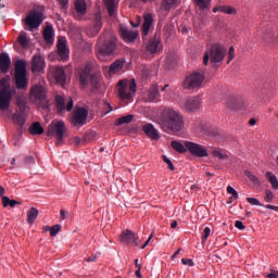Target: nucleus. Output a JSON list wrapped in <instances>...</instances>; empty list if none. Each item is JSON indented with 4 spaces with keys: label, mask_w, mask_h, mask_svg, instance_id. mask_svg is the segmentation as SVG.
Returning a JSON list of instances; mask_svg holds the SVG:
<instances>
[{
    "label": "nucleus",
    "mask_w": 278,
    "mask_h": 278,
    "mask_svg": "<svg viewBox=\"0 0 278 278\" xmlns=\"http://www.w3.org/2000/svg\"><path fill=\"white\" fill-rule=\"evenodd\" d=\"M117 96L124 103H131L134 101V94H136L137 86L136 79H123L119 80L117 86Z\"/></svg>",
    "instance_id": "obj_4"
},
{
    "label": "nucleus",
    "mask_w": 278,
    "mask_h": 278,
    "mask_svg": "<svg viewBox=\"0 0 278 278\" xmlns=\"http://www.w3.org/2000/svg\"><path fill=\"white\" fill-rule=\"evenodd\" d=\"M43 40L47 41L48 45H52L53 42V26L48 25L43 29Z\"/></svg>",
    "instance_id": "obj_32"
},
{
    "label": "nucleus",
    "mask_w": 278,
    "mask_h": 278,
    "mask_svg": "<svg viewBox=\"0 0 278 278\" xmlns=\"http://www.w3.org/2000/svg\"><path fill=\"white\" fill-rule=\"evenodd\" d=\"M170 146L174 151H177V153H186L188 151V148H186V142L181 143L180 141L173 140Z\"/></svg>",
    "instance_id": "obj_34"
},
{
    "label": "nucleus",
    "mask_w": 278,
    "mask_h": 278,
    "mask_svg": "<svg viewBox=\"0 0 278 278\" xmlns=\"http://www.w3.org/2000/svg\"><path fill=\"white\" fill-rule=\"evenodd\" d=\"M3 194H5V188L0 186V197H1V199H3V197H4Z\"/></svg>",
    "instance_id": "obj_60"
},
{
    "label": "nucleus",
    "mask_w": 278,
    "mask_h": 278,
    "mask_svg": "<svg viewBox=\"0 0 278 278\" xmlns=\"http://www.w3.org/2000/svg\"><path fill=\"white\" fill-rule=\"evenodd\" d=\"M146 51L152 55L162 51V39L160 37V33H155L154 36L149 39L146 45Z\"/></svg>",
    "instance_id": "obj_14"
},
{
    "label": "nucleus",
    "mask_w": 278,
    "mask_h": 278,
    "mask_svg": "<svg viewBox=\"0 0 278 278\" xmlns=\"http://www.w3.org/2000/svg\"><path fill=\"white\" fill-rule=\"evenodd\" d=\"M103 27V22L101 21V14L100 13H96L94 15V21H93V25L89 26L87 28V34L91 37H94L99 34V31H101V28Z\"/></svg>",
    "instance_id": "obj_22"
},
{
    "label": "nucleus",
    "mask_w": 278,
    "mask_h": 278,
    "mask_svg": "<svg viewBox=\"0 0 278 278\" xmlns=\"http://www.w3.org/2000/svg\"><path fill=\"white\" fill-rule=\"evenodd\" d=\"M148 101L150 103H157L160 101V89L156 85H153L148 91Z\"/></svg>",
    "instance_id": "obj_28"
},
{
    "label": "nucleus",
    "mask_w": 278,
    "mask_h": 278,
    "mask_svg": "<svg viewBox=\"0 0 278 278\" xmlns=\"http://www.w3.org/2000/svg\"><path fill=\"white\" fill-rule=\"evenodd\" d=\"M59 3L63 10L68 8V0H59Z\"/></svg>",
    "instance_id": "obj_57"
},
{
    "label": "nucleus",
    "mask_w": 278,
    "mask_h": 278,
    "mask_svg": "<svg viewBox=\"0 0 278 278\" xmlns=\"http://www.w3.org/2000/svg\"><path fill=\"white\" fill-rule=\"evenodd\" d=\"M25 164H35L36 163V154H30L24 159Z\"/></svg>",
    "instance_id": "obj_51"
},
{
    "label": "nucleus",
    "mask_w": 278,
    "mask_h": 278,
    "mask_svg": "<svg viewBox=\"0 0 278 278\" xmlns=\"http://www.w3.org/2000/svg\"><path fill=\"white\" fill-rule=\"evenodd\" d=\"M140 268L141 267H139L138 270H136V273H135L136 277H138V278H142V274L140 273Z\"/></svg>",
    "instance_id": "obj_62"
},
{
    "label": "nucleus",
    "mask_w": 278,
    "mask_h": 278,
    "mask_svg": "<svg viewBox=\"0 0 278 278\" xmlns=\"http://www.w3.org/2000/svg\"><path fill=\"white\" fill-rule=\"evenodd\" d=\"M25 23L30 29H38L42 24V14L38 12H30L25 18Z\"/></svg>",
    "instance_id": "obj_18"
},
{
    "label": "nucleus",
    "mask_w": 278,
    "mask_h": 278,
    "mask_svg": "<svg viewBox=\"0 0 278 278\" xmlns=\"http://www.w3.org/2000/svg\"><path fill=\"white\" fill-rule=\"evenodd\" d=\"M151 25H153V15L151 13H146L143 15V24H142V31L141 36L144 38L149 36V29H151Z\"/></svg>",
    "instance_id": "obj_25"
},
{
    "label": "nucleus",
    "mask_w": 278,
    "mask_h": 278,
    "mask_svg": "<svg viewBox=\"0 0 278 278\" xmlns=\"http://www.w3.org/2000/svg\"><path fill=\"white\" fill-rule=\"evenodd\" d=\"M210 233H212V229H210V227H205L202 232V242H207V238H210Z\"/></svg>",
    "instance_id": "obj_47"
},
{
    "label": "nucleus",
    "mask_w": 278,
    "mask_h": 278,
    "mask_svg": "<svg viewBox=\"0 0 278 278\" xmlns=\"http://www.w3.org/2000/svg\"><path fill=\"white\" fill-rule=\"evenodd\" d=\"M163 162L167 164L169 170H175V165H173V161L170 159L166 157V155H163Z\"/></svg>",
    "instance_id": "obj_53"
},
{
    "label": "nucleus",
    "mask_w": 278,
    "mask_h": 278,
    "mask_svg": "<svg viewBox=\"0 0 278 278\" xmlns=\"http://www.w3.org/2000/svg\"><path fill=\"white\" fill-rule=\"evenodd\" d=\"M97 256H90L88 258H86V262H96Z\"/></svg>",
    "instance_id": "obj_64"
},
{
    "label": "nucleus",
    "mask_w": 278,
    "mask_h": 278,
    "mask_svg": "<svg viewBox=\"0 0 278 278\" xmlns=\"http://www.w3.org/2000/svg\"><path fill=\"white\" fill-rule=\"evenodd\" d=\"M180 108L185 112H194L201 108V99L199 98H186L180 101Z\"/></svg>",
    "instance_id": "obj_17"
},
{
    "label": "nucleus",
    "mask_w": 278,
    "mask_h": 278,
    "mask_svg": "<svg viewBox=\"0 0 278 278\" xmlns=\"http://www.w3.org/2000/svg\"><path fill=\"white\" fill-rule=\"evenodd\" d=\"M267 278H278V271L271 269L269 274L266 275Z\"/></svg>",
    "instance_id": "obj_56"
},
{
    "label": "nucleus",
    "mask_w": 278,
    "mask_h": 278,
    "mask_svg": "<svg viewBox=\"0 0 278 278\" xmlns=\"http://www.w3.org/2000/svg\"><path fill=\"white\" fill-rule=\"evenodd\" d=\"M245 175L254 186H260V178H257L255 175L251 174V172H245Z\"/></svg>",
    "instance_id": "obj_44"
},
{
    "label": "nucleus",
    "mask_w": 278,
    "mask_h": 278,
    "mask_svg": "<svg viewBox=\"0 0 278 278\" xmlns=\"http://www.w3.org/2000/svg\"><path fill=\"white\" fill-rule=\"evenodd\" d=\"M118 38L114 34L105 30L98 39L96 49L100 55L110 56L116 53Z\"/></svg>",
    "instance_id": "obj_3"
},
{
    "label": "nucleus",
    "mask_w": 278,
    "mask_h": 278,
    "mask_svg": "<svg viewBox=\"0 0 278 278\" xmlns=\"http://www.w3.org/2000/svg\"><path fill=\"white\" fill-rule=\"evenodd\" d=\"M121 242H123V244H135V247H140L137 235L131 230H124L122 232Z\"/></svg>",
    "instance_id": "obj_20"
},
{
    "label": "nucleus",
    "mask_w": 278,
    "mask_h": 278,
    "mask_svg": "<svg viewBox=\"0 0 278 278\" xmlns=\"http://www.w3.org/2000/svg\"><path fill=\"white\" fill-rule=\"evenodd\" d=\"M177 4V0H164L163 1V8L164 10H170V8H173V5Z\"/></svg>",
    "instance_id": "obj_45"
},
{
    "label": "nucleus",
    "mask_w": 278,
    "mask_h": 278,
    "mask_svg": "<svg viewBox=\"0 0 278 278\" xmlns=\"http://www.w3.org/2000/svg\"><path fill=\"white\" fill-rule=\"evenodd\" d=\"M212 154L213 157H217L218 160H227L229 157L227 152L220 148H214Z\"/></svg>",
    "instance_id": "obj_36"
},
{
    "label": "nucleus",
    "mask_w": 278,
    "mask_h": 278,
    "mask_svg": "<svg viewBox=\"0 0 278 278\" xmlns=\"http://www.w3.org/2000/svg\"><path fill=\"white\" fill-rule=\"evenodd\" d=\"M181 264H184V266H194V262L190 258H181Z\"/></svg>",
    "instance_id": "obj_54"
},
{
    "label": "nucleus",
    "mask_w": 278,
    "mask_h": 278,
    "mask_svg": "<svg viewBox=\"0 0 278 278\" xmlns=\"http://www.w3.org/2000/svg\"><path fill=\"white\" fill-rule=\"evenodd\" d=\"M38 218V210L31 207L27 213V222L29 225H34L35 220Z\"/></svg>",
    "instance_id": "obj_38"
},
{
    "label": "nucleus",
    "mask_w": 278,
    "mask_h": 278,
    "mask_svg": "<svg viewBox=\"0 0 278 278\" xmlns=\"http://www.w3.org/2000/svg\"><path fill=\"white\" fill-rule=\"evenodd\" d=\"M258 35L265 45H277L278 42V33L273 31V25L270 24H263Z\"/></svg>",
    "instance_id": "obj_10"
},
{
    "label": "nucleus",
    "mask_w": 278,
    "mask_h": 278,
    "mask_svg": "<svg viewBox=\"0 0 278 278\" xmlns=\"http://www.w3.org/2000/svg\"><path fill=\"white\" fill-rule=\"evenodd\" d=\"M131 121H134V115H131V114L125 115L117 119L116 125H127V124L131 123Z\"/></svg>",
    "instance_id": "obj_40"
},
{
    "label": "nucleus",
    "mask_w": 278,
    "mask_h": 278,
    "mask_svg": "<svg viewBox=\"0 0 278 278\" xmlns=\"http://www.w3.org/2000/svg\"><path fill=\"white\" fill-rule=\"evenodd\" d=\"M29 134H31V136H42V134H45V128H42L40 122H35L29 128Z\"/></svg>",
    "instance_id": "obj_31"
},
{
    "label": "nucleus",
    "mask_w": 278,
    "mask_h": 278,
    "mask_svg": "<svg viewBox=\"0 0 278 278\" xmlns=\"http://www.w3.org/2000/svg\"><path fill=\"white\" fill-rule=\"evenodd\" d=\"M75 105V101H73V98H67L64 99L62 96H55V108H56V113L62 116V113L64 110L67 112H71Z\"/></svg>",
    "instance_id": "obj_11"
},
{
    "label": "nucleus",
    "mask_w": 278,
    "mask_h": 278,
    "mask_svg": "<svg viewBox=\"0 0 278 278\" xmlns=\"http://www.w3.org/2000/svg\"><path fill=\"white\" fill-rule=\"evenodd\" d=\"M146 136H149V138H152V140H157L160 138V134H157V129L152 124H147L142 128Z\"/></svg>",
    "instance_id": "obj_29"
},
{
    "label": "nucleus",
    "mask_w": 278,
    "mask_h": 278,
    "mask_svg": "<svg viewBox=\"0 0 278 278\" xmlns=\"http://www.w3.org/2000/svg\"><path fill=\"white\" fill-rule=\"evenodd\" d=\"M15 103L17 105V112H27L29 108L27 106V100L25 99V96H16Z\"/></svg>",
    "instance_id": "obj_30"
},
{
    "label": "nucleus",
    "mask_w": 278,
    "mask_h": 278,
    "mask_svg": "<svg viewBox=\"0 0 278 278\" xmlns=\"http://www.w3.org/2000/svg\"><path fill=\"white\" fill-rule=\"evenodd\" d=\"M86 121H88V111L84 108L75 109V111L72 114L71 123L77 127V126H84L86 125Z\"/></svg>",
    "instance_id": "obj_12"
},
{
    "label": "nucleus",
    "mask_w": 278,
    "mask_h": 278,
    "mask_svg": "<svg viewBox=\"0 0 278 278\" xmlns=\"http://www.w3.org/2000/svg\"><path fill=\"white\" fill-rule=\"evenodd\" d=\"M266 210H274V212H278V206L267 204L265 205Z\"/></svg>",
    "instance_id": "obj_59"
},
{
    "label": "nucleus",
    "mask_w": 278,
    "mask_h": 278,
    "mask_svg": "<svg viewBox=\"0 0 278 278\" xmlns=\"http://www.w3.org/2000/svg\"><path fill=\"white\" fill-rule=\"evenodd\" d=\"M68 68H64L62 66H58L54 70V79L60 86H66V73Z\"/></svg>",
    "instance_id": "obj_24"
},
{
    "label": "nucleus",
    "mask_w": 278,
    "mask_h": 278,
    "mask_svg": "<svg viewBox=\"0 0 278 278\" xmlns=\"http://www.w3.org/2000/svg\"><path fill=\"white\" fill-rule=\"evenodd\" d=\"M226 108L231 112L242 110V108H247V100L242 97L230 96L226 100Z\"/></svg>",
    "instance_id": "obj_13"
},
{
    "label": "nucleus",
    "mask_w": 278,
    "mask_h": 278,
    "mask_svg": "<svg viewBox=\"0 0 278 278\" xmlns=\"http://www.w3.org/2000/svg\"><path fill=\"white\" fill-rule=\"evenodd\" d=\"M219 12H223V14H236L237 10L231 5H220Z\"/></svg>",
    "instance_id": "obj_41"
},
{
    "label": "nucleus",
    "mask_w": 278,
    "mask_h": 278,
    "mask_svg": "<svg viewBox=\"0 0 278 278\" xmlns=\"http://www.w3.org/2000/svg\"><path fill=\"white\" fill-rule=\"evenodd\" d=\"M235 51H236V49L233 48V46L229 48L227 64H230V62L233 60V58H236Z\"/></svg>",
    "instance_id": "obj_50"
},
{
    "label": "nucleus",
    "mask_w": 278,
    "mask_h": 278,
    "mask_svg": "<svg viewBox=\"0 0 278 278\" xmlns=\"http://www.w3.org/2000/svg\"><path fill=\"white\" fill-rule=\"evenodd\" d=\"M225 55H227V49L225 47L220 43L211 45L203 56V63L207 66V62L211 60L213 64H218L225 60Z\"/></svg>",
    "instance_id": "obj_6"
},
{
    "label": "nucleus",
    "mask_w": 278,
    "mask_h": 278,
    "mask_svg": "<svg viewBox=\"0 0 278 278\" xmlns=\"http://www.w3.org/2000/svg\"><path fill=\"white\" fill-rule=\"evenodd\" d=\"M248 203H250V205H257L258 207H262V203H260V200L255 199V198H247Z\"/></svg>",
    "instance_id": "obj_52"
},
{
    "label": "nucleus",
    "mask_w": 278,
    "mask_h": 278,
    "mask_svg": "<svg viewBox=\"0 0 278 278\" xmlns=\"http://www.w3.org/2000/svg\"><path fill=\"white\" fill-rule=\"evenodd\" d=\"M10 66H12V60L10 59V54L0 53V71L1 73H8L10 71Z\"/></svg>",
    "instance_id": "obj_26"
},
{
    "label": "nucleus",
    "mask_w": 278,
    "mask_h": 278,
    "mask_svg": "<svg viewBox=\"0 0 278 278\" xmlns=\"http://www.w3.org/2000/svg\"><path fill=\"white\" fill-rule=\"evenodd\" d=\"M194 1L198 8H200V10H207V8H210V2L212 0H194Z\"/></svg>",
    "instance_id": "obj_43"
},
{
    "label": "nucleus",
    "mask_w": 278,
    "mask_h": 278,
    "mask_svg": "<svg viewBox=\"0 0 278 278\" xmlns=\"http://www.w3.org/2000/svg\"><path fill=\"white\" fill-rule=\"evenodd\" d=\"M235 227L237 229H240V231L247 229V226H244V224L242 222H240V220L235 222Z\"/></svg>",
    "instance_id": "obj_55"
},
{
    "label": "nucleus",
    "mask_w": 278,
    "mask_h": 278,
    "mask_svg": "<svg viewBox=\"0 0 278 278\" xmlns=\"http://www.w3.org/2000/svg\"><path fill=\"white\" fill-rule=\"evenodd\" d=\"M56 47H58V54L60 55V58L62 60H68L70 51H68L66 37H59Z\"/></svg>",
    "instance_id": "obj_21"
},
{
    "label": "nucleus",
    "mask_w": 278,
    "mask_h": 278,
    "mask_svg": "<svg viewBox=\"0 0 278 278\" xmlns=\"http://www.w3.org/2000/svg\"><path fill=\"white\" fill-rule=\"evenodd\" d=\"M60 216H61V220H66V217L68 216V212L61 210Z\"/></svg>",
    "instance_id": "obj_58"
},
{
    "label": "nucleus",
    "mask_w": 278,
    "mask_h": 278,
    "mask_svg": "<svg viewBox=\"0 0 278 278\" xmlns=\"http://www.w3.org/2000/svg\"><path fill=\"white\" fill-rule=\"evenodd\" d=\"M205 81V76L199 72H193L187 76L182 83V88L185 90H199Z\"/></svg>",
    "instance_id": "obj_9"
},
{
    "label": "nucleus",
    "mask_w": 278,
    "mask_h": 278,
    "mask_svg": "<svg viewBox=\"0 0 278 278\" xmlns=\"http://www.w3.org/2000/svg\"><path fill=\"white\" fill-rule=\"evenodd\" d=\"M12 121L14 125H17V131L23 134V127H25V123L27 122V111H16L12 115Z\"/></svg>",
    "instance_id": "obj_19"
},
{
    "label": "nucleus",
    "mask_w": 278,
    "mask_h": 278,
    "mask_svg": "<svg viewBox=\"0 0 278 278\" xmlns=\"http://www.w3.org/2000/svg\"><path fill=\"white\" fill-rule=\"evenodd\" d=\"M227 192H228V194H231L230 199H235V201H238V191H236V189H233V187L228 186Z\"/></svg>",
    "instance_id": "obj_46"
},
{
    "label": "nucleus",
    "mask_w": 278,
    "mask_h": 278,
    "mask_svg": "<svg viewBox=\"0 0 278 278\" xmlns=\"http://www.w3.org/2000/svg\"><path fill=\"white\" fill-rule=\"evenodd\" d=\"M33 71H37V73H40V71L45 70V59L40 56L39 54H35L33 56Z\"/></svg>",
    "instance_id": "obj_27"
},
{
    "label": "nucleus",
    "mask_w": 278,
    "mask_h": 278,
    "mask_svg": "<svg viewBox=\"0 0 278 278\" xmlns=\"http://www.w3.org/2000/svg\"><path fill=\"white\" fill-rule=\"evenodd\" d=\"M62 229V225H54L51 229H50V236L55 237L58 236V233H60V230Z\"/></svg>",
    "instance_id": "obj_48"
},
{
    "label": "nucleus",
    "mask_w": 278,
    "mask_h": 278,
    "mask_svg": "<svg viewBox=\"0 0 278 278\" xmlns=\"http://www.w3.org/2000/svg\"><path fill=\"white\" fill-rule=\"evenodd\" d=\"M159 125L165 134L175 136L186 127V122L179 111L173 108H165L161 113Z\"/></svg>",
    "instance_id": "obj_2"
},
{
    "label": "nucleus",
    "mask_w": 278,
    "mask_h": 278,
    "mask_svg": "<svg viewBox=\"0 0 278 278\" xmlns=\"http://www.w3.org/2000/svg\"><path fill=\"white\" fill-rule=\"evenodd\" d=\"M264 199H265L266 203H271L273 199H275L273 191L266 190Z\"/></svg>",
    "instance_id": "obj_49"
},
{
    "label": "nucleus",
    "mask_w": 278,
    "mask_h": 278,
    "mask_svg": "<svg viewBox=\"0 0 278 278\" xmlns=\"http://www.w3.org/2000/svg\"><path fill=\"white\" fill-rule=\"evenodd\" d=\"M185 147L189 150V153L195 157H207L208 155L207 149L199 143L185 141Z\"/></svg>",
    "instance_id": "obj_15"
},
{
    "label": "nucleus",
    "mask_w": 278,
    "mask_h": 278,
    "mask_svg": "<svg viewBox=\"0 0 278 278\" xmlns=\"http://www.w3.org/2000/svg\"><path fill=\"white\" fill-rule=\"evenodd\" d=\"M265 177H266L267 181H269V184L271 185V188L274 190H278V179H277V176H275V174H273L270 172H267L265 174Z\"/></svg>",
    "instance_id": "obj_37"
},
{
    "label": "nucleus",
    "mask_w": 278,
    "mask_h": 278,
    "mask_svg": "<svg viewBox=\"0 0 278 278\" xmlns=\"http://www.w3.org/2000/svg\"><path fill=\"white\" fill-rule=\"evenodd\" d=\"M124 63L121 60L113 62L109 70V75H116L119 71H123Z\"/></svg>",
    "instance_id": "obj_33"
},
{
    "label": "nucleus",
    "mask_w": 278,
    "mask_h": 278,
    "mask_svg": "<svg viewBox=\"0 0 278 278\" xmlns=\"http://www.w3.org/2000/svg\"><path fill=\"white\" fill-rule=\"evenodd\" d=\"M255 123H257V121L255 118H251L249 121V125H251V127H253V125H255Z\"/></svg>",
    "instance_id": "obj_63"
},
{
    "label": "nucleus",
    "mask_w": 278,
    "mask_h": 278,
    "mask_svg": "<svg viewBox=\"0 0 278 278\" xmlns=\"http://www.w3.org/2000/svg\"><path fill=\"white\" fill-rule=\"evenodd\" d=\"M86 12H88V9L86 8V1L76 0L75 12H74L75 18L77 21H81V18H84V15H86Z\"/></svg>",
    "instance_id": "obj_23"
},
{
    "label": "nucleus",
    "mask_w": 278,
    "mask_h": 278,
    "mask_svg": "<svg viewBox=\"0 0 278 278\" xmlns=\"http://www.w3.org/2000/svg\"><path fill=\"white\" fill-rule=\"evenodd\" d=\"M90 73H92V64L86 63L79 71V81L81 86H87L90 81L93 90H99V88H101V78L97 75L90 76Z\"/></svg>",
    "instance_id": "obj_7"
},
{
    "label": "nucleus",
    "mask_w": 278,
    "mask_h": 278,
    "mask_svg": "<svg viewBox=\"0 0 278 278\" xmlns=\"http://www.w3.org/2000/svg\"><path fill=\"white\" fill-rule=\"evenodd\" d=\"M66 131V124L63 121H54L48 126L47 136L56 138V147H60L64 142Z\"/></svg>",
    "instance_id": "obj_8"
},
{
    "label": "nucleus",
    "mask_w": 278,
    "mask_h": 278,
    "mask_svg": "<svg viewBox=\"0 0 278 278\" xmlns=\"http://www.w3.org/2000/svg\"><path fill=\"white\" fill-rule=\"evenodd\" d=\"M116 0H104V3L108 9L109 16H115L116 15Z\"/></svg>",
    "instance_id": "obj_35"
},
{
    "label": "nucleus",
    "mask_w": 278,
    "mask_h": 278,
    "mask_svg": "<svg viewBox=\"0 0 278 278\" xmlns=\"http://www.w3.org/2000/svg\"><path fill=\"white\" fill-rule=\"evenodd\" d=\"M74 142H75V144H81V138L75 137Z\"/></svg>",
    "instance_id": "obj_61"
},
{
    "label": "nucleus",
    "mask_w": 278,
    "mask_h": 278,
    "mask_svg": "<svg viewBox=\"0 0 278 278\" xmlns=\"http://www.w3.org/2000/svg\"><path fill=\"white\" fill-rule=\"evenodd\" d=\"M17 42L23 47L24 49L29 46V39H27V35L22 34L17 37Z\"/></svg>",
    "instance_id": "obj_42"
},
{
    "label": "nucleus",
    "mask_w": 278,
    "mask_h": 278,
    "mask_svg": "<svg viewBox=\"0 0 278 278\" xmlns=\"http://www.w3.org/2000/svg\"><path fill=\"white\" fill-rule=\"evenodd\" d=\"M29 99L37 108L49 110V100H47V88L42 85H34L29 91Z\"/></svg>",
    "instance_id": "obj_5"
},
{
    "label": "nucleus",
    "mask_w": 278,
    "mask_h": 278,
    "mask_svg": "<svg viewBox=\"0 0 278 278\" xmlns=\"http://www.w3.org/2000/svg\"><path fill=\"white\" fill-rule=\"evenodd\" d=\"M14 79L15 86H12L10 75L0 79V110H2V112L10 110V103H12V99L16 94V89L27 90V86H29L27 80V63H25V61H16Z\"/></svg>",
    "instance_id": "obj_1"
},
{
    "label": "nucleus",
    "mask_w": 278,
    "mask_h": 278,
    "mask_svg": "<svg viewBox=\"0 0 278 278\" xmlns=\"http://www.w3.org/2000/svg\"><path fill=\"white\" fill-rule=\"evenodd\" d=\"M119 36L124 42L129 45L131 42H136V38H138L139 34L138 30H132L125 27L124 25H119Z\"/></svg>",
    "instance_id": "obj_16"
},
{
    "label": "nucleus",
    "mask_w": 278,
    "mask_h": 278,
    "mask_svg": "<svg viewBox=\"0 0 278 278\" xmlns=\"http://www.w3.org/2000/svg\"><path fill=\"white\" fill-rule=\"evenodd\" d=\"M2 205L3 207H14L16 205H21V202L16 200H10L8 197H2Z\"/></svg>",
    "instance_id": "obj_39"
}]
</instances>
